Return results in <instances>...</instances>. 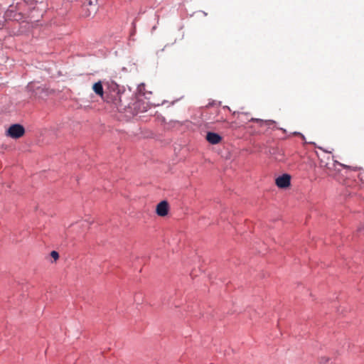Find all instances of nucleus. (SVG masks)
<instances>
[{
    "instance_id": "8",
    "label": "nucleus",
    "mask_w": 364,
    "mask_h": 364,
    "mask_svg": "<svg viewBox=\"0 0 364 364\" xmlns=\"http://www.w3.org/2000/svg\"><path fill=\"white\" fill-rule=\"evenodd\" d=\"M321 165L329 170H331L332 168H336L337 165H338L340 166H343L344 168H347V166H346L343 164H341L337 161H333V162L332 163V166H331L328 162L324 163V161L322 159H321Z\"/></svg>"
},
{
    "instance_id": "6",
    "label": "nucleus",
    "mask_w": 364,
    "mask_h": 364,
    "mask_svg": "<svg viewBox=\"0 0 364 364\" xmlns=\"http://www.w3.org/2000/svg\"><path fill=\"white\" fill-rule=\"evenodd\" d=\"M92 5H93V2L92 0H87V2L83 3V4L82 6V16L83 17H89L91 15L92 11H90L88 9H87V6H91Z\"/></svg>"
},
{
    "instance_id": "2",
    "label": "nucleus",
    "mask_w": 364,
    "mask_h": 364,
    "mask_svg": "<svg viewBox=\"0 0 364 364\" xmlns=\"http://www.w3.org/2000/svg\"><path fill=\"white\" fill-rule=\"evenodd\" d=\"M276 185L280 188H288L291 184V176L289 174H283L276 178Z\"/></svg>"
},
{
    "instance_id": "3",
    "label": "nucleus",
    "mask_w": 364,
    "mask_h": 364,
    "mask_svg": "<svg viewBox=\"0 0 364 364\" xmlns=\"http://www.w3.org/2000/svg\"><path fill=\"white\" fill-rule=\"evenodd\" d=\"M156 212L159 216H166L168 212V203L166 200L160 202L156 205Z\"/></svg>"
},
{
    "instance_id": "7",
    "label": "nucleus",
    "mask_w": 364,
    "mask_h": 364,
    "mask_svg": "<svg viewBox=\"0 0 364 364\" xmlns=\"http://www.w3.org/2000/svg\"><path fill=\"white\" fill-rule=\"evenodd\" d=\"M92 90L95 92V94H97V95H99L102 98L103 97L104 90H103L102 84V82L100 81H99L97 82H95L93 85Z\"/></svg>"
},
{
    "instance_id": "10",
    "label": "nucleus",
    "mask_w": 364,
    "mask_h": 364,
    "mask_svg": "<svg viewBox=\"0 0 364 364\" xmlns=\"http://www.w3.org/2000/svg\"><path fill=\"white\" fill-rule=\"evenodd\" d=\"M328 361H329V358H328L323 357V358H321V363L327 364Z\"/></svg>"
},
{
    "instance_id": "1",
    "label": "nucleus",
    "mask_w": 364,
    "mask_h": 364,
    "mask_svg": "<svg viewBox=\"0 0 364 364\" xmlns=\"http://www.w3.org/2000/svg\"><path fill=\"white\" fill-rule=\"evenodd\" d=\"M24 134L25 129L19 124H12L6 131V136L12 139H19L23 136Z\"/></svg>"
},
{
    "instance_id": "4",
    "label": "nucleus",
    "mask_w": 364,
    "mask_h": 364,
    "mask_svg": "<svg viewBox=\"0 0 364 364\" xmlns=\"http://www.w3.org/2000/svg\"><path fill=\"white\" fill-rule=\"evenodd\" d=\"M205 138L206 140L211 144H218L222 140V137L218 134L215 132H208Z\"/></svg>"
},
{
    "instance_id": "5",
    "label": "nucleus",
    "mask_w": 364,
    "mask_h": 364,
    "mask_svg": "<svg viewBox=\"0 0 364 364\" xmlns=\"http://www.w3.org/2000/svg\"><path fill=\"white\" fill-rule=\"evenodd\" d=\"M250 121L258 123L261 127L262 126L270 127V126L274 125L276 124L275 121L271 120V119L263 120V119H257V118H252L250 119Z\"/></svg>"
},
{
    "instance_id": "9",
    "label": "nucleus",
    "mask_w": 364,
    "mask_h": 364,
    "mask_svg": "<svg viewBox=\"0 0 364 364\" xmlns=\"http://www.w3.org/2000/svg\"><path fill=\"white\" fill-rule=\"evenodd\" d=\"M50 256L55 260H57L59 258V254L56 251H52L51 253H50Z\"/></svg>"
},
{
    "instance_id": "11",
    "label": "nucleus",
    "mask_w": 364,
    "mask_h": 364,
    "mask_svg": "<svg viewBox=\"0 0 364 364\" xmlns=\"http://www.w3.org/2000/svg\"><path fill=\"white\" fill-rule=\"evenodd\" d=\"M95 1H97V0H95Z\"/></svg>"
}]
</instances>
